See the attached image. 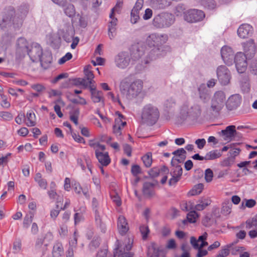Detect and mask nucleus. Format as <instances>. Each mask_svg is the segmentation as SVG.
Listing matches in <instances>:
<instances>
[{
	"label": "nucleus",
	"mask_w": 257,
	"mask_h": 257,
	"mask_svg": "<svg viewBox=\"0 0 257 257\" xmlns=\"http://www.w3.org/2000/svg\"><path fill=\"white\" fill-rule=\"evenodd\" d=\"M89 145L95 150V154L96 153L97 150H98L99 152V151H104L105 149V147L104 145H101L97 142L92 140L89 141Z\"/></svg>",
	"instance_id": "44"
},
{
	"label": "nucleus",
	"mask_w": 257,
	"mask_h": 257,
	"mask_svg": "<svg viewBox=\"0 0 257 257\" xmlns=\"http://www.w3.org/2000/svg\"><path fill=\"white\" fill-rule=\"evenodd\" d=\"M186 152L183 148H180L173 153V154L176 156L175 158H173L172 160V162L174 161H176L178 162H181L184 160L186 158Z\"/></svg>",
	"instance_id": "29"
},
{
	"label": "nucleus",
	"mask_w": 257,
	"mask_h": 257,
	"mask_svg": "<svg viewBox=\"0 0 257 257\" xmlns=\"http://www.w3.org/2000/svg\"><path fill=\"white\" fill-rule=\"evenodd\" d=\"M28 7L26 5L21 6L18 9L16 14L21 18V19L19 20L20 23L22 22V19H25L28 13Z\"/></svg>",
	"instance_id": "35"
},
{
	"label": "nucleus",
	"mask_w": 257,
	"mask_h": 257,
	"mask_svg": "<svg viewBox=\"0 0 257 257\" xmlns=\"http://www.w3.org/2000/svg\"><path fill=\"white\" fill-rule=\"evenodd\" d=\"M256 204V202L253 199H244L241 203L240 206V208L241 209H244L246 207L252 208Z\"/></svg>",
	"instance_id": "42"
},
{
	"label": "nucleus",
	"mask_w": 257,
	"mask_h": 257,
	"mask_svg": "<svg viewBox=\"0 0 257 257\" xmlns=\"http://www.w3.org/2000/svg\"><path fill=\"white\" fill-rule=\"evenodd\" d=\"M257 226V218L254 216L246 221V228L250 229Z\"/></svg>",
	"instance_id": "49"
},
{
	"label": "nucleus",
	"mask_w": 257,
	"mask_h": 257,
	"mask_svg": "<svg viewBox=\"0 0 257 257\" xmlns=\"http://www.w3.org/2000/svg\"><path fill=\"white\" fill-rule=\"evenodd\" d=\"M0 117L3 120L10 121L13 119V115L10 112L0 111Z\"/></svg>",
	"instance_id": "51"
},
{
	"label": "nucleus",
	"mask_w": 257,
	"mask_h": 257,
	"mask_svg": "<svg viewBox=\"0 0 257 257\" xmlns=\"http://www.w3.org/2000/svg\"><path fill=\"white\" fill-rule=\"evenodd\" d=\"M201 113V106L198 104H190L187 102L182 104L179 109V116L182 119L196 118Z\"/></svg>",
	"instance_id": "4"
},
{
	"label": "nucleus",
	"mask_w": 257,
	"mask_h": 257,
	"mask_svg": "<svg viewBox=\"0 0 257 257\" xmlns=\"http://www.w3.org/2000/svg\"><path fill=\"white\" fill-rule=\"evenodd\" d=\"M89 145L95 150V154L96 153L97 150H98L99 152V151H104L105 149V147L104 145H101L97 142L92 140L89 141Z\"/></svg>",
	"instance_id": "45"
},
{
	"label": "nucleus",
	"mask_w": 257,
	"mask_h": 257,
	"mask_svg": "<svg viewBox=\"0 0 257 257\" xmlns=\"http://www.w3.org/2000/svg\"><path fill=\"white\" fill-rule=\"evenodd\" d=\"M144 4L143 0H138L131 12V22L136 24L140 19V11L142 10Z\"/></svg>",
	"instance_id": "18"
},
{
	"label": "nucleus",
	"mask_w": 257,
	"mask_h": 257,
	"mask_svg": "<svg viewBox=\"0 0 257 257\" xmlns=\"http://www.w3.org/2000/svg\"><path fill=\"white\" fill-rule=\"evenodd\" d=\"M159 116L158 108L152 104H147L142 109L141 119L143 123L152 125L157 122Z\"/></svg>",
	"instance_id": "3"
},
{
	"label": "nucleus",
	"mask_w": 257,
	"mask_h": 257,
	"mask_svg": "<svg viewBox=\"0 0 257 257\" xmlns=\"http://www.w3.org/2000/svg\"><path fill=\"white\" fill-rule=\"evenodd\" d=\"M133 257V254L131 252H123L122 250L116 251L114 253V257Z\"/></svg>",
	"instance_id": "57"
},
{
	"label": "nucleus",
	"mask_w": 257,
	"mask_h": 257,
	"mask_svg": "<svg viewBox=\"0 0 257 257\" xmlns=\"http://www.w3.org/2000/svg\"><path fill=\"white\" fill-rule=\"evenodd\" d=\"M65 14L69 17H73L75 13L74 7L71 4H68L67 2L65 3V6L62 7Z\"/></svg>",
	"instance_id": "36"
},
{
	"label": "nucleus",
	"mask_w": 257,
	"mask_h": 257,
	"mask_svg": "<svg viewBox=\"0 0 257 257\" xmlns=\"http://www.w3.org/2000/svg\"><path fill=\"white\" fill-rule=\"evenodd\" d=\"M232 206L231 203L229 201L223 203L221 210L222 213L224 215H229L231 213Z\"/></svg>",
	"instance_id": "47"
},
{
	"label": "nucleus",
	"mask_w": 257,
	"mask_h": 257,
	"mask_svg": "<svg viewBox=\"0 0 257 257\" xmlns=\"http://www.w3.org/2000/svg\"><path fill=\"white\" fill-rule=\"evenodd\" d=\"M110 21L108 23V26L116 27L117 25V19L114 16V13L111 12L109 14Z\"/></svg>",
	"instance_id": "54"
},
{
	"label": "nucleus",
	"mask_w": 257,
	"mask_h": 257,
	"mask_svg": "<svg viewBox=\"0 0 257 257\" xmlns=\"http://www.w3.org/2000/svg\"><path fill=\"white\" fill-rule=\"evenodd\" d=\"M122 118L123 116L119 114L118 117L115 119L114 124L113 126V131L114 134L117 136L121 135V131L126 125V122L122 121Z\"/></svg>",
	"instance_id": "22"
},
{
	"label": "nucleus",
	"mask_w": 257,
	"mask_h": 257,
	"mask_svg": "<svg viewBox=\"0 0 257 257\" xmlns=\"http://www.w3.org/2000/svg\"><path fill=\"white\" fill-rule=\"evenodd\" d=\"M226 102V96L222 91H216L211 98L210 111L214 114H218L223 108Z\"/></svg>",
	"instance_id": "5"
},
{
	"label": "nucleus",
	"mask_w": 257,
	"mask_h": 257,
	"mask_svg": "<svg viewBox=\"0 0 257 257\" xmlns=\"http://www.w3.org/2000/svg\"><path fill=\"white\" fill-rule=\"evenodd\" d=\"M143 82L140 79H133L128 76L122 79L119 84L121 94L127 99H133L142 91Z\"/></svg>",
	"instance_id": "1"
},
{
	"label": "nucleus",
	"mask_w": 257,
	"mask_h": 257,
	"mask_svg": "<svg viewBox=\"0 0 257 257\" xmlns=\"http://www.w3.org/2000/svg\"><path fill=\"white\" fill-rule=\"evenodd\" d=\"M53 238V234L51 232H47L44 237H37L35 243V248L37 249H39L42 247L43 245L46 246L47 245V242L52 240Z\"/></svg>",
	"instance_id": "20"
},
{
	"label": "nucleus",
	"mask_w": 257,
	"mask_h": 257,
	"mask_svg": "<svg viewBox=\"0 0 257 257\" xmlns=\"http://www.w3.org/2000/svg\"><path fill=\"white\" fill-rule=\"evenodd\" d=\"M77 238L76 236V232L74 233V236L72 238L70 239L69 241V247H73V248L75 249L77 246Z\"/></svg>",
	"instance_id": "61"
},
{
	"label": "nucleus",
	"mask_w": 257,
	"mask_h": 257,
	"mask_svg": "<svg viewBox=\"0 0 257 257\" xmlns=\"http://www.w3.org/2000/svg\"><path fill=\"white\" fill-rule=\"evenodd\" d=\"M140 230L142 235L143 239H146L150 232L148 226L146 225H142L140 227Z\"/></svg>",
	"instance_id": "53"
},
{
	"label": "nucleus",
	"mask_w": 257,
	"mask_h": 257,
	"mask_svg": "<svg viewBox=\"0 0 257 257\" xmlns=\"http://www.w3.org/2000/svg\"><path fill=\"white\" fill-rule=\"evenodd\" d=\"M234 61L237 72L244 73L247 68V63L246 55L242 52L237 53L235 56Z\"/></svg>",
	"instance_id": "11"
},
{
	"label": "nucleus",
	"mask_w": 257,
	"mask_h": 257,
	"mask_svg": "<svg viewBox=\"0 0 257 257\" xmlns=\"http://www.w3.org/2000/svg\"><path fill=\"white\" fill-rule=\"evenodd\" d=\"M203 187L204 186L203 184H198L194 186L192 189L189 192L188 194L191 196L198 195L202 192Z\"/></svg>",
	"instance_id": "43"
},
{
	"label": "nucleus",
	"mask_w": 257,
	"mask_h": 257,
	"mask_svg": "<svg viewBox=\"0 0 257 257\" xmlns=\"http://www.w3.org/2000/svg\"><path fill=\"white\" fill-rule=\"evenodd\" d=\"M218 79L222 85L228 84L230 80L231 76L229 70L224 65H220L216 70Z\"/></svg>",
	"instance_id": "12"
},
{
	"label": "nucleus",
	"mask_w": 257,
	"mask_h": 257,
	"mask_svg": "<svg viewBox=\"0 0 257 257\" xmlns=\"http://www.w3.org/2000/svg\"><path fill=\"white\" fill-rule=\"evenodd\" d=\"M35 181L38 184L39 187L43 189H46L48 183L46 179L42 178L41 173H38L36 174L34 178Z\"/></svg>",
	"instance_id": "33"
},
{
	"label": "nucleus",
	"mask_w": 257,
	"mask_h": 257,
	"mask_svg": "<svg viewBox=\"0 0 257 257\" xmlns=\"http://www.w3.org/2000/svg\"><path fill=\"white\" fill-rule=\"evenodd\" d=\"M168 40L166 35L153 33L150 35L146 39V43L150 47L159 48L165 43Z\"/></svg>",
	"instance_id": "9"
},
{
	"label": "nucleus",
	"mask_w": 257,
	"mask_h": 257,
	"mask_svg": "<svg viewBox=\"0 0 257 257\" xmlns=\"http://www.w3.org/2000/svg\"><path fill=\"white\" fill-rule=\"evenodd\" d=\"M171 174L172 175H177L180 177L182 174V169L181 166L177 165L174 166L171 171Z\"/></svg>",
	"instance_id": "52"
},
{
	"label": "nucleus",
	"mask_w": 257,
	"mask_h": 257,
	"mask_svg": "<svg viewBox=\"0 0 257 257\" xmlns=\"http://www.w3.org/2000/svg\"><path fill=\"white\" fill-rule=\"evenodd\" d=\"M213 176L212 171L210 169H207L205 172V179L206 182H210L212 181Z\"/></svg>",
	"instance_id": "56"
},
{
	"label": "nucleus",
	"mask_w": 257,
	"mask_h": 257,
	"mask_svg": "<svg viewBox=\"0 0 257 257\" xmlns=\"http://www.w3.org/2000/svg\"><path fill=\"white\" fill-rule=\"evenodd\" d=\"M63 253L64 250L62 244L60 243H55L52 250V257H61Z\"/></svg>",
	"instance_id": "32"
},
{
	"label": "nucleus",
	"mask_w": 257,
	"mask_h": 257,
	"mask_svg": "<svg viewBox=\"0 0 257 257\" xmlns=\"http://www.w3.org/2000/svg\"><path fill=\"white\" fill-rule=\"evenodd\" d=\"M175 22L174 16L168 13H163L155 16L153 24L158 28H168Z\"/></svg>",
	"instance_id": "6"
},
{
	"label": "nucleus",
	"mask_w": 257,
	"mask_h": 257,
	"mask_svg": "<svg viewBox=\"0 0 257 257\" xmlns=\"http://www.w3.org/2000/svg\"><path fill=\"white\" fill-rule=\"evenodd\" d=\"M125 249L127 251H129L132 249V245L133 243V238L132 236L128 237L125 240Z\"/></svg>",
	"instance_id": "55"
},
{
	"label": "nucleus",
	"mask_w": 257,
	"mask_h": 257,
	"mask_svg": "<svg viewBox=\"0 0 257 257\" xmlns=\"http://www.w3.org/2000/svg\"><path fill=\"white\" fill-rule=\"evenodd\" d=\"M29 50V43L24 38H20L17 42L16 58L21 59L24 57L28 52Z\"/></svg>",
	"instance_id": "10"
},
{
	"label": "nucleus",
	"mask_w": 257,
	"mask_h": 257,
	"mask_svg": "<svg viewBox=\"0 0 257 257\" xmlns=\"http://www.w3.org/2000/svg\"><path fill=\"white\" fill-rule=\"evenodd\" d=\"M152 187L153 185L151 183L148 182L145 183L143 189L144 194L148 197L152 196L154 194Z\"/></svg>",
	"instance_id": "39"
},
{
	"label": "nucleus",
	"mask_w": 257,
	"mask_h": 257,
	"mask_svg": "<svg viewBox=\"0 0 257 257\" xmlns=\"http://www.w3.org/2000/svg\"><path fill=\"white\" fill-rule=\"evenodd\" d=\"M103 151H99L98 152V150H97L95 156L98 162L102 166H106L110 163V159L109 157L108 152H103Z\"/></svg>",
	"instance_id": "25"
},
{
	"label": "nucleus",
	"mask_w": 257,
	"mask_h": 257,
	"mask_svg": "<svg viewBox=\"0 0 257 257\" xmlns=\"http://www.w3.org/2000/svg\"><path fill=\"white\" fill-rule=\"evenodd\" d=\"M244 51L246 55L251 56L255 54V44L254 41L252 39L249 40L243 44Z\"/></svg>",
	"instance_id": "26"
},
{
	"label": "nucleus",
	"mask_w": 257,
	"mask_h": 257,
	"mask_svg": "<svg viewBox=\"0 0 257 257\" xmlns=\"http://www.w3.org/2000/svg\"><path fill=\"white\" fill-rule=\"evenodd\" d=\"M72 58V55L71 53L68 52L67 53L65 56L62 57L59 60V64H63L65 63L66 61L70 60Z\"/></svg>",
	"instance_id": "60"
},
{
	"label": "nucleus",
	"mask_w": 257,
	"mask_h": 257,
	"mask_svg": "<svg viewBox=\"0 0 257 257\" xmlns=\"http://www.w3.org/2000/svg\"><path fill=\"white\" fill-rule=\"evenodd\" d=\"M131 172L134 176H137L138 174L141 173V170L139 165H135L132 166Z\"/></svg>",
	"instance_id": "63"
},
{
	"label": "nucleus",
	"mask_w": 257,
	"mask_h": 257,
	"mask_svg": "<svg viewBox=\"0 0 257 257\" xmlns=\"http://www.w3.org/2000/svg\"><path fill=\"white\" fill-rule=\"evenodd\" d=\"M117 228L119 233L124 235L128 230L129 227L125 218L123 216H119L117 220Z\"/></svg>",
	"instance_id": "24"
},
{
	"label": "nucleus",
	"mask_w": 257,
	"mask_h": 257,
	"mask_svg": "<svg viewBox=\"0 0 257 257\" xmlns=\"http://www.w3.org/2000/svg\"><path fill=\"white\" fill-rule=\"evenodd\" d=\"M207 237V233L205 232L203 235L200 236L198 237V239L197 240L195 237L192 236L190 238V242L193 247H199L200 244L199 243L200 242L202 243L203 242H206L205 240L206 239Z\"/></svg>",
	"instance_id": "31"
},
{
	"label": "nucleus",
	"mask_w": 257,
	"mask_h": 257,
	"mask_svg": "<svg viewBox=\"0 0 257 257\" xmlns=\"http://www.w3.org/2000/svg\"><path fill=\"white\" fill-rule=\"evenodd\" d=\"M207 245V242H203L202 243H200V246H199V247H194V248L198 249V252L196 254L197 257H204V256L207 254V250L202 248L204 246H206Z\"/></svg>",
	"instance_id": "40"
},
{
	"label": "nucleus",
	"mask_w": 257,
	"mask_h": 257,
	"mask_svg": "<svg viewBox=\"0 0 257 257\" xmlns=\"http://www.w3.org/2000/svg\"><path fill=\"white\" fill-rule=\"evenodd\" d=\"M161 52L160 48L153 47L148 52L146 58L144 60V63L146 64H149L151 61L159 58L162 55Z\"/></svg>",
	"instance_id": "23"
},
{
	"label": "nucleus",
	"mask_w": 257,
	"mask_h": 257,
	"mask_svg": "<svg viewBox=\"0 0 257 257\" xmlns=\"http://www.w3.org/2000/svg\"><path fill=\"white\" fill-rule=\"evenodd\" d=\"M111 198L112 201L116 204L117 206H119L121 204V199L119 196L116 194H114V195H111Z\"/></svg>",
	"instance_id": "62"
},
{
	"label": "nucleus",
	"mask_w": 257,
	"mask_h": 257,
	"mask_svg": "<svg viewBox=\"0 0 257 257\" xmlns=\"http://www.w3.org/2000/svg\"><path fill=\"white\" fill-rule=\"evenodd\" d=\"M89 89L91 93V98L94 103L101 102L103 103V94L101 91L96 90L94 85L89 86Z\"/></svg>",
	"instance_id": "21"
},
{
	"label": "nucleus",
	"mask_w": 257,
	"mask_h": 257,
	"mask_svg": "<svg viewBox=\"0 0 257 257\" xmlns=\"http://www.w3.org/2000/svg\"><path fill=\"white\" fill-rule=\"evenodd\" d=\"M252 32V27L247 24H242L237 30L238 36L242 39H245L250 36Z\"/></svg>",
	"instance_id": "19"
},
{
	"label": "nucleus",
	"mask_w": 257,
	"mask_h": 257,
	"mask_svg": "<svg viewBox=\"0 0 257 257\" xmlns=\"http://www.w3.org/2000/svg\"><path fill=\"white\" fill-rule=\"evenodd\" d=\"M198 217V215L194 210L190 211L187 215V219L183 220L182 222L185 224L187 221L190 223H194L196 222V218Z\"/></svg>",
	"instance_id": "38"
},
{
	"label": "nucleus",
	"mask_w": 257,
	"mask_h": 257,
	"mask_svg": "<svg viewBox=\"0 0 257 257\" xmlns=\"http://www.w3.org/2000/svg\"><path fill=\"white\" fill-rule=\"evenodd\" d=\"M211 200L209 198H201L197 202L194 206V209L197 211L204 210L207 206L210 204Z\"/></svg>",
	"instance_id": "27"
},
{
	"label": "nucleus",
	"mask_w": 257,
	"mask_h": 257,
	"mask_svg": "<svg viewBox=\"0 0 257 257\" xmlns=\"http://www.w3.org/2000/svg\"><path fill=\"white\" fill-rule=\"evenodd\" d=\"M27 54L33 61H35L37 60H40L43 66L46 67L47 66H45V65L49 64L51 63L52 59L51 55H49L48 56V60L45 61L44 57L42 56V49L38 44H33L31 49L29 50Z\"/></svg>",
	"instance_id": "8"
},
{
	"label": "nucleus",
	"mask_w": 257,
	"mask_h": 257,
	"mask_svg": "<svg viewBox=\"0 0 257 257\" xmlns=\"http://www.w3.org/2000/svg\"><path fill=\"white\" fill-rule=\"evenodd\" d=\"M26 124L28 126H34L36 125V116L35 113L32 110L27 112Z\"/></svg>",
	"instance_id": "34"
},
{
	"label": "nucleus",
	"mask_w": 257,
	"mask_h": 257,
	"mask_svg": "<svg viewBox=\"0 0 257 257\" xmlns=\"http://www.w3.org/2000/svg\"><path fill=\"white\" fill-rule=\"evenodd\" d=\"M205 17L204 12L201 10H192L185 15V21L189 23H195L201 21Z\"/></svg>",
	"instance_id": "14"
},
{
	"label": "nucleus",
	"mask_w": 257,
	"mask_h": 257,
	"mask_svg": "<svg viewBox=\"0 0 257 257\" xmlns=\"http://www.w3.org/2000/svg\"><path fill=\"white\" fill-rule=\"evenodd\" d=\"M236 133L235 126L233 125H229L225 130L218 132V134L222 138L223 140L228 142L233 140Z\"/></svg>",
	"instance_id": "16"
},
{
	"label": "nucleus",
	"mask_w": 257,
	"mask_h": 257,
	"mask_svg": "<svg viewBox=\"0 0 257 257\" xmlns=\"http://www.w3.org/2000/svg\"><path fill=\"white\" fill-rule=\"evenodd\" d=\"M20 19L21 18L15 14L14 9L13 8H9L6 12L2 22L0 23V26L3 28L13 24L16 27H19L22 26L24 20V19H22V22L20 23Z\"/></svg>",
	"instance_id": "7"
},
{
	"label": "nucleus",
	"mask_w": 257,
	"mask_h": 257,
	"mask_svg": "<svg viewBox=\"0 0 257 257\" xmlns=\"http://www.w3.org/2000/svg\"><path fill=\"white\" fill-rule=\"evenodd\" d=\"M142 159L146 167H150L152 163V153L149 152L142 157Z\"/></svg>",
	"instance_id": "46"
},
{
	"label": "nucleus",
	"mask_w": 257,
	"mask_h": 257,
	"mask_svg": "<svg viewBox=\"0 0 257 257\" xmlns=\"http://www.w3.org/2000/svg\"><path fill=\"white\" fill-rule=\"evenodd\" d=\"M241 97L240 95L236 94L231 95L227 100L226 106L229 110L236 109L240 104Z\"/></svg>",
	"instance_id": "17"
},
{
	"label": "nucleus",
	"mask_w": 257,
	"mask_h": 257,
	"mask_svg": "<svg viewBox=\"0 0 257 257\" xmlns=\"http://www.w3.org/2000/svg\"><path fill=\"white\" fill-rule=\"evenodd\" d=\"M238 240L236 239L234 241L229 243L225 245L221 250H220L218 253L215 257H226L229 254V249H232V254H234L236 253V252L241 251L243 250V247H238L235 246L233 247L234 244H236L238 242Z\"/></svg>",
	"instance_id": "13"
},
{
	"label": "nucleus",
	"mask_w": 257,
	"mask_h": 257,
	"mask_svg": "<svg viewBox=\"0 0 257 257\" xmlns=\"http://www.w3.org/2000/svg\"><path fill=\"white\" fill-rule=\"evenodd\" d=\"M22 243L20 240H16L13 243V249L15 253H17L21 250Z\"/></svg>",
	"instance_id": "59"
},
{
	"label": "nucleus",
	"mask_w": 257,
	"mask_h": 257,
	"mask_svg": "<svg viewBox=\"0 0 257 257\" xmlns=\"http://www.w3.org/2000/svg\"><path fill=\"white\" fill-rule=\"evenodd\" d=\"M201 5L209 9H213L215 7L214 0H200Z\"/></svg>",
	"instance_id": "48"
},
{
	"label": "nucleus",
	"mask_w": 257,
	"mask_h": 257,
	"mask_svg": "<svg viewBox=\"0 0 257 257\" xmlns=\"http://www.w3.org/2000/svg\"><path fill=\"white\" fill-rule=\"evenodd\" d=\"M195 143L198 149H202L206 144V141L204 139H197Z\"/></svg>",
	"instance_id": "64"
},
{
	"label": "nucleus",
	"mask_w": 257,
	"mask_h": 257,
	"mask_svg": "<svg viewBox=\"0 0 257 257\" xmlns=\"http://www.w3.org/2000/svg\"><path fill=\"white\" fill-rule=\"evenodd\" d=\"M221 55L224 62L227 65H231L233 63L234 52L230 47L225 46L221 49Z\"/></svg>",
	"instance_id": "15"
},
{
	"label": "nucleus",
	"mask_w": 257,
	"mask_h": 257,
	"mask_svg": "<svg viewBox=\"0 0 257 257\" xmlns=\"http://www.w3.org/2000/svg\"><path fill=\"white\" fill-rule=\"evenodd\" d=\"M221 156V153L218 150H213L208 152L204 157L205 160H214Z\"/></svg>",
	"instance_id": "37"
},
{
	"label": "nucleus",
	"mask_w": 257,
	"mask_h": 257,
	"mask_svg": "<svg viewBox=\"0 0 257 257\" xmlns=\"http://www.w3.org/2000/svg\"><path fill=\"white\" fill-rule=\"evenodd\" d=\"M91 66L90 65L86 66L84 69V73L85 77L87 81H88L89 86L94 85L93 83H94V81L93 79L94 78V75L91 70Z\"/></svg>",
	"instance_id": "30"
},
{
	"label": "nucleus",
	"mask_w": 257,
	"mask_h": 257,
	"mask_svg": "<svg viewBox=\"0 0 257 257\" xmlns=\"http://www.w3.org/2000/svg\"><path fill=\"white\" fill-rule=\"evenodd\" d=\"M198 91L200 99L204 102L208 101L209 98V93L205 85L203 84L200 85L198 88Z\"/></svg>",
	"instance_id": "28"
},
{
	"label": "nucleus",
	"mask_w": 257,
	"mask_h": 257,
	"mask_svg": "<svg viewBox=\"0 0 257 257\" xmlns=\"http://www.w3.org/2000/svg\"><path fill=\"white\" fill-rule=\"evenodd\" d=\"M33 216L26 215L24 219L23 226L26 228H28L30 224L33 221Z\"/></svg>",
	"instance_id": "58"
},
{
	"label": "nucleus",
	"mask_w": 257,
	"mask_h": 257,
	"mask_svg": "<svg viewBox=\"0 0 257 257\" xmlns=\"http://www.w3.org/2000/svg\"><path fill=\"white\" fill-rule=\"evenodd\" d=\"M54 103L55 104L54 107V109L55 112L56 113L57 115L60 118L62 117L63 116V114L62 113V112L61 111V106L60 105H59L58 104H61L62 106H64L65 104L64 102L61 99H59L55 101L54 102Z\"/></svg>",
	"instance_id": "41"
},
{
	"label": "nucleus",
	"mask_w": 257,
	"mask_h": 257,
	"mask_svg": "<svg viewBox=\"0 0 257 257\" xmlns=\"http://www.w3.org/2000/svg\"><path fill=\"white\" fill-rule=\"evenodd\" d=\"M117 34L116 27L112 26H108V36L110 40L115 38Z\"/></svg>",
	"instance_id": "50"
},
{
	"label": "nucleus",
	"mask_w": 257,
	"mask_h": 257,
	"mask_svg": "<svg viewBox=\"0 0 257 257\" xmlns=\"http://www.w3.org/2000/svg\"><path fill=\"white\" fill-rule=\"evenodd\" d=\"M131 54L126 52L118 53L115 58L116 66L120 69L126 68L130 63L133 64L135 61L138 60L144 54V52L139 47H136Z\"/></svg>",
	"instance_id": "2"
}]
</instances>
